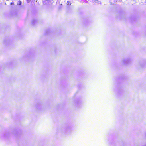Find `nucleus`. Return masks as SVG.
I'll return each mask as SVG.
<instances>
[{
    "mask_svg": "<svg viewBox=\"0 0 146 146\" xmlns=\"http://www.w3.org/2000/svg\"><path fill=\"white\" fill-rule=\"evenodd\" d=\"M129 61V59L127 58L123 59L122 60V62L123 64H126L128 63Z\"/></svg>",
    "mask_w": 146,
    "mask_h": 146,
    "instance_id": "f257e3e1",
    "label": "nucleus"
},
{
    "mask_svg": "<svg viewBox=\"0 0 146 146\" xmlns=\"http://www.w3.org/2000/svg\"><path fill=\"white\" fill-rule=\"evenodd\" d=\"M67 4L68 5H71V2L70 1H67Z\"/></svg>",
    "mask_w": 146,
    "mask_h": 146,
    "instance_id": "f03ea898",
    "label": "nucleus"
},
{
    "mask_svg": "<svg viewBox=\"0 0 146 146\" xmlns=\"http://www.w3.org/2000/svg\"><path fill=\"white\" fill-rule=\"evenodd\" d=\"M95 2L96 3H97L98 4H101V2L100 1H99L98 0H95Z\"/></svg>",
    "mask_w": 146,
    "mask_h": 146,
    "instance_id": "7ed1b4c3",
    "label": "nucleus"
},
{
    "mask_svg": "<svg viewBox=\"0 0 146 146\" xmlns=\"http://www.w3.org/2000/svg\"><path fill=\"white\" fill-rule=\"evenodd\" d=\"M36 21V20H33L32 21V23L33 25L34 24V22H35Z\"/></svg>",
    "mask_w": 146,
    "mask_h": 146,
    "instance_id": "20e7f679",
    "label": "nucleus"
},
{
    "mask_svg": "<svg viewBox=\"0 0 146 146\" xmlns=\"http://www.w3.org/2000/svg\"><path fill=\"white\" fill-rule=\"evenodd\" d=\"M30 0H27V1L28 3H29L30 2Z\"/></svg>",
    "mask_w": 146,
    "mask_h": 146,
    "instance_id": "39448f33",
    "label": "nucleus"
},
{
    "mask_svg": "<svg viewBox=\"0 0 146 146\" xmlns=\"http://www.w3.org/2000/svg\"><path fill=\"white\" fill-rule=\"evenodd\" d=\"M114 2H116L117 1V0H113Z\"/></svg>",
    "mask_w": 146,
    "mask_h": 146,
    "instance_id": "423d86ee",
    "label": "nucleus"
}]
</instances>
